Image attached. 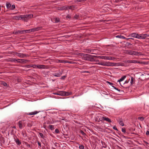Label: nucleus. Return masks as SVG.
<instances>
[{"label":"nucleus","mask_w":149,"mask_h":149,"mask_svg":"<svg viewBox=\"0 0 149 149\" xmlns=\"http://www.w3.org/2000/svg\"><path fill=\"white\" fill-rule=\"evenodd\" d=\"M67 17H68V18H70V17L69 15L67 16Z\"/></svg>","instance_id":"57"},{"label":"nucleus","mask_w":149,"mask_h":149,"mask_svg":"<svg viewBox=\"0 0 149 149\" xmlns=\"http://www.w3.org/2000/svg\"><path fill=\"white\" fill-rule=\"evenodd\" d=\"M62 73L61 72H59L58 73H54L53 75L55 77H60L61 75L62 74Z\"/></svg>","instance_id":"18"},{"label":"nucleus","mask_w":149,"mask_h":149,"mask_svg":"<svg viewBox=\"0 0 149 149\" xmlns=\"http://www.w3.org/2000/svg\"><path fill=\"white\" fill-rule=\"evenodd\" d=\"M13 18L14 19L16 20H19L21 19V17L20 16H15L13 17Z\"/></svg>","instance_id":"22"},{"label":"nucleus","mask_w":149,"mask_h":149,"mask_svg":"<svg viewBox=\"0 0 149 149\" xmlns=\"http://www.w3.org/2000/svg\"><path fill=\"white\" fill-rule=\"evenodd\" d=\"M38 146H39L40 147H41V143L39 142H38Z\"/></svg>","instance_id":"54"},{"label":"nucleus","mask_w":149,"mask_h":149,"mask_svg":"<svg viewBox=\"0 0 149 149\" xmlns=\"http://www.w3.org/2000/svg\"><path fill=\"white\" fill-rule=\"evenodd\" d=\"M142 55L141 53L132 51V55L138 56Z\"/></svg>","instance_id":"11"},{"label":"nucleus","mask_w":149,"mask_h":149,"mask_svg":"<svg viewBox=\"0 0 149 149\" xmlns=\"http://www.w3.org/2000/svg\"><path fill=\"white\" fill-rule=\"evenodd\" d=\"M33 15H21V19H22L24 20H27L30 18L33 17Z\"/></svg>","instance_id":"2"},{"label":"nucleus","mask_w":149,"mask_h":149,"mask_svg":"<svg viewBox=\"0 0 149 149\" xmlns=\"http://www.w3.org/2000/svg\"><path fill=\"white\" fill-rule=\"evenodd\" d=\"M81 56H82L83 59L85 60H88L91 61H94V59L93 57H94V56L84 54H82Z\"/></svg>","instance_id":"1"},{"label":"nucleus","mask_w":149,"mask_h":149,"mask_svg":"<svg viewBox=\"0 0 149 149\" xmlns=\"http://www.w3.org/2000/svg\"><path fill=\"white\" fill-rule=\"evenodd\" d=\"M18 32L20 34L24 33L25 32V30H19Z\"/></svg>","instance_id":"30"},{"label":"nucleus","mask_w":149,"mask_h":149,"mask_svg":"<svg viewBox=\"0 0 149 149\" xmlns=\"http://www.w3.org/2000/svg\"><path fill=\"white\" fill-rule=\"evenodd\" d=\"M15 141L17 145H19L21 144V143L20 142L19 140L18 139H15Z\"/></svg>","instance_id":"25"},{"label":"nucleus","mask_w":149,"mask_h":149,"mask_svg":"<svg viewBox=\"0 0 149 149\" xmlns=\"http://www.w3.org/2000/svg\"><path fill=\"white\" fill-rule=\"evenodd\" d=\"M122 131L124 133H126V130L125 128H122Z\"/></svg>","instance_id":"41"},{"label":"nucleus","mask_w":149,"mask_h":149,"mask_svg":"<svg viewBox=\"0 0 149 149\" xmlns=\"http://www.w3.org/2000/svg\"><path fill=\"white\" fill-rule=\"evenodd\" d=\"M1 84L4 86H6L7 85L6 83L4 81L1 82Z\"/></svg>","instance_id":"28"},{"label":"nucleus","mask_w":149,"mask_h":149,"mask_svg":"<svg viewBox=\"0 0 149 149\" xmlns=\"http://www.w3.org/2000/svg\"><path fill=\"white\" fill-rule=\"evenodd\" d=\"M126 76H124L123 77H122L121 78H120L119 80H118V82H119L121 86H122L124 88H128V86L127 87H125V86H123L121 85V84H120V82L123 81L124 79L126 78Z\"/></svg>","instance_id":"10"},{"label":"nucleus","mask_w":149,"mask_h":149,"mask_svg":"<svg viewBox=\"0 0 149 149\" xmlns=\"http://www.w3.org/2000/svg\"><path fill=\"white\" fill-rule=\"evenodd\" d=\"M59 21H60V20L58 18H56L55 19V23H57V22H59Z\"/></svg>","instance_id":"38"},{"label":"nucleus","mask_w":149,"mask_h":149,"mask_svg":"<svg viewBox=\"0 0 149 149\" xmlns=\"http://www.w3.org/2000/svg\"><path fill=\"white\" fill-rule=\"evenodd\" d=\"M118 122L119 124L122 126H123L124 125V124L123 121L122 119L121 118H119L118 120Z\"/></svg>","instance_id":"17"},{"label":"nucleus","mask_w":149,"mask_h":149,"mask_svg":"<svg viewBox=\"0 0 149 149\" xmlns=\"http://www.w3.org/2000/svg\"><path fill=\"white\" fill-rule=\"evenodd\" d=\"M39 112V111H34V112H31L30 113H26V114L27 115H36Z\"/></svg>","instance_id":"15"},{"label":"nucleus","mask_w":149,"mask_h":149,"mask_svg":"<svg viewBox=\"0 0 149 149\" xmlns=\"http://www.w3.org/2000/svg\"><path fill=\"white\" fill-rule=\"evenodd\" d=\"M39 134L41 138H42V139L44 138L45 136L43 134L41 133H39Z\"/></svg>","instance_id":"29"},{"label":"nucleus","mask_w":149,"mask_h":149,"mask_svg":"<svg viewBox=\"0 0 149 149\" xmlns=\"http://www.w3.org/2000/svg\"><path fill=\"white\" fill-rule=\"evenodd\" d=\"M85 72H87V73H88L89 72L88 71H85Z\"/></svg>","instance_id":"58"},{"label":"nucleus","mask_w":149,"mask_h":149,"mask_svg":"<svg viewBox=\"0 0 149 149\" xmlns=\"http://www.w3.org/2000/svg\"><path fill=\"white\" fill-rule=\"evenodd\" d=\"M86 0H77L76 2H83L86 1Z\"/></svg>","instance_id":"37"},{"label":"nucleus","mask_w":149,"mask_h":149,"mask_svg":"<svg viewBox=\"0 0 149 149\" xmlns=\"http://www.w3.org/2000/svg\"><path fill=\"white\" fill-rule=\"evenodd\" d=\"M107 83L108 84H109V85H111L112 86V85L113 84L111 82H110L107 81Z\"/></svg>","instance_id":"45"},{"label":"nucleus","mask_w":149,"mask_h":149,"mask_svg":"<svg viewBox=\"0 0 149 149\" xmlns=\"http://www.w3.org/2000/svg\"><path fill=\"white\" fill-rule=\"evenodd\" d=\"M116 37L117 38H119L121 39H125V37L123 36H121V35H118L116 36Z\"/></svg>","instance_id":"21"},{"label":"nucleus","mask_w":149,"mask_h":149,"mask_svg":"<svg viewBox=\"0 0 149 149\" xmlns=\"http://www.w3.org/2000/svg\"><path fill=\"white\" fill-rule=\"evenodd\" d=\"M125 62L126 63H139L142 64V62L138 61L136 60L125 61Z\"/></svg>","instance_id":"6"},{"label":"nucleus","mask_w":149,"mask_h":149,"mask_svg":"<svg viewBox=\"0 0 149 149\" xmlns=\"http://www.w3.org/2000/svg\"><path fill=\"white\" fill-rule=\"evenodd\" d=\"M49 128L51 130H53L54 129V125H49Z\"/></svg>","instance_id":"27"},{"label":"nucleus","mask_w":149,"mask_h":149,"mask_svg":"<svg viewBox=\"0 0 149 149\" xmlns=\"http://www.w3.org/2000/svg\"><path fill=\"white\" fill-rule=\"evenodd\" d=\"M12 127L13 128H14V129H16V127L15 126H13V127Z\"/></svg>","instance_id":"55"},{"label":"nucleus","mask_w":149,"mask_h":149,"mask_svg":"<svg viewBox=\"0 0 149 149\" xmlns=\"http://www.w3.org/2000/svg\"><path fill=\"white\" fill-rule=\"evenodd\" d=\"M138 120H140L141 121H143L144 120V118L142 117H139L138 118Z\"/></svg>","instance_id":"32"},{"label":"nucleus","mask_w":149,"mask_h":149,"mask_svg":"<svg viewBox=\"0 0 149 149\" xmlns=\"http://www.w3.org/2000/svg\"><path fill=\"white\" fill-rule=\"evenodd\" d=\"M78 17V16L77 15H75L74 17V18L75 19H77Z\"/></svg>","instance_id":"49"},{"label":"nucleus","mask_w":149,"mask_h":149,"mask_svg":"<svg viewBox=\"0 0 149 149\" xmlns=\"http://www.w3.org/2000/svg\"><path fill=\"white\" fill-rule=\"evenodd\" d=\"M1 56H0V58H1Z\"/></svg>","instance_id":"59"},{"label":"nucleus","mask_w":149,"mask_h":149,"mask_svg":"<svg viewBox=\"0 0 149 149\" xmlns=\"http://www.w3.org/2000/svg\"><path fill=\"white\" fill-rule=\"evenodd\" d=\"M63 95H69L68 94V93H67L66 92H63Z\"/></svg>","instance_id":"34"},{"label":"nucleus","mask_w":149,"mask_h":149,"mask_svg":"<svg viewBox=\"0 0 149 149\" xmlns=\"http://www.w3.org/2000/svg\"><path fill=\"white\" fill-rule=\"evenodd\" d=\"M101 143L102 145V146L104 148H106L107 147V146L106 143L102 141Z\"/></svg>","instance_id":"24"},{"label":"nucleus","mask_w":149,"mask_h":149,"mask_svg":"<svg viewBox=\"0 0 149 149\" xmlns=\"http://www.w3.org/2000/svg\"><path fill=\"white\" fill-rule=\"evenodd\" d=\"M42 27L40 26L32 28L31 29L32 30V32H34L40 30L42 29Z\"/></svg>","instance_id":"12"},{"label":"nucleus","mask_w":149,"mask_h":149,"mask_svg":"<svg viewBox=\"0 0 149 149\" xmlns=\"http://www.w3.org/2000/svg\"><path fill=\"white\" fill-rule=\"evenodd\" d=\"M59 130L57 129H56L55 130V132L56 133H58L59 132Z\"/></svg>","instance_id":"46"},{"label":"nucleus","mask_w":149,"mask_h":149,"mask_svg":"<svg viewBox=\"0 0 149 149\" xmlns=\"http://www.w3.org/2000/svg\"><path fill=\"white\" fill-rule=\"evenodd\" d=\"M20 60H21V61H22V62H25V63H26V62H28L29 61L28 60H24V59H21Z\"/></svg>","instance_id":"39"},{"label":"nucleus","mask_w":149,"mask_h":149,"mask_svg":"<svg viewBox=\"0 0 149 149\" xmlns=\"http://www.w3.org/2000/svg\"><path fill=\"white\" fill-rule=\"evenodd\" d=\"M86 51H87V52H91V50L90 49H86Z\"/></svg>","instance_id":"50"},{"label":"nucleus","mask_w":149,"mask_h":149,"mask_svg":"<svg viewBox=\"0 0 149 149\" xmlns=\"http://www.w3.org/2000/svg\"><path fill=\"white\" fill-rule=\"evenodd\" d=\"M68 9V8H67L66 7H62L61 8V10H67Z\"/></svg>","instance_id":"35"},{"label":"nucleus","mask_w":149,"mask_h":149,"mask_svg":"<svg viewBox=\"0 0 149 149\" xmlns=\"http://www.w3.org/2000/svg\"><path fill=\"white\" fill-rule=\"evenodd\" d=\"M37 65H27V67L28 68H30L31 67H33L34 68H37Z\"/></svg>","instance_id":"19"},{"label":"nucleus","mask_w":149,"mask_h":149,"mask_svg":"<svg viewBox=\"0 0 149 149\" xmlns=\"http://www.w3.org/2000/svg\"><path fill=\"white\" fill-rule=\"evenodd\" d=\"M20 60L19 59H17L16 58H10L9 59V61L12 62H17L20 63V61H19L18 60Z\"/></svg>","instance_id":"13"},{"label":"nucleus","mask_w":149,"mask_h":149,"mask_svg":"<svg viewBox=\"0 0 149 149\" xmlns=\"http://www.w3.org/2000/svg\"><path fill=\"white\" fill-rule=\"evenodd\" d=\"M149 35L147 34H139V39H145L147 37H149Z\"/></svg>","instance_id":"8"},{"label":"nucleus","mask_w":149,"mask_h":149,"mask_svg":"<svg viewBox=\"0 0 149 149\" xmlns=\"http://www.w3.org/2000/svg\"><path fill=\"white\" fill-rule=\"evenodd\" d=\"M67 8H68V9H72V8H74V7H73V6H68L67 7H66Z\"/></svg>","instance_id":"36"},{"label":"nucleus","mask_w":149,"mask_h":149,"mask_svg":"<svg viewBox=\"0 0 149 149\" xmlns=\"http://www.w3.org/2000/svg\"><path fill=\"white\" fill-rule=\"evenodd\" d=\"M14 54L15 55L21 58H23L25 56H28V55L27 54L17 52L15 53Z\"/></svg>","instance_id":"7"},{"label":"nucleus","mask_w":149,"mask_h":149,"mask_svg":"<svg viewBox=\"0 0 149 149\" xmlns=\"http://www.w3.org/2000/svg\"><path fill=\"white\" fill-rule=\"evenodd\" d=\"M65 77V76H64L63 77H62L61 78L62 79H64Z\"/></svg>","instance_id":"56"},{"label":"nucleus","mask_w":149,"mask_h":149,"mask_svg":"<svg viewBox=\"0 0 149 149\" xmlns=\"http://www.w3.org/2000/svg\"><path fill=\"white\" fill-rule=\"evenodd\" d=\"M102 120L106 121H107L109 123H111V120L108 117H103L102 118Z\"/></svg>","instance_id":"14"},{"label":"nucleus","mask_w":149,"mask_h":149,"mask_svg":"<svg viewBox=\"0 0 149 149\" xmlns=\"http://www.w3.org/2000/svg\"><path fill=\"white\" fill-rule=\"evenodd\" d=\"M112 87L113 88L115 89L120 91V90L118 89V88H116L115 87H114V86H112Z\"/></svg>","instance_id":"47"},{"label":"nucleus","mask_w":149,"mask_h":149,"mask_svg":"<svg viewBox=\"0 0 149 149\" xmlns=\"http://www.w3.org/2000/svg\"><path fill=\"white\" fill-rule=\"evenodd\" d=\"M98 64L104 66H110L115 65H114V63H111L109 62H106L104 63H99Z\"/></svg>","instance_id":"4"},{"label":"nucleus","mask_w":149,"mask_h":149,"mask_svg":"<svg viewBox=\"0 0 149 149\" xmlns=\"http://www.w3.org/2000/svg\"><path fill=\"white\" fill-rule=\"evenodd\" d=\"M113 129L116 130H117V131H118L117 128V127H116V126H113Z\"/></svg>","instance_id":"44"},{"label":"nucleus","mask_w":149,"mask_h":149,"mask_svg":"<svg viewBox=\"0 0 149 149\" xmlns=\"http://www.w3.org/2000/svg\"><path fill=\"white\" fill-rule=\"evenodd\" d=\"M94 57L98 58L104 59V60H113V57L112 56H95Z\"/></svg>","instance_id":"3"},{"label":"nucleus","mask_w":149,"mask_h":149,"mask_svg":"<svg viewBox=\"0 0 149 149\" xmlns=\"http://www.w3.org/2000/svg\"><path fill=\"white\" fill-rule=\"evenodd\" d=\"M79 148L80 149H83L84 148V146H83L81 145L79 146Z\"/></svg>","instance_id":"42"},{"label":"nucleus","mask_w":149,"mask_h":149,"mask_svg":"<svg viewBox=\"0 0 149 149\" xmlns=\"http://www.w3.org/2000/svg\"><path fill=\"white\" fill-rule=\"evenodd\" d=\"M135 80L134 79V78L132 77H131V79H130V84H131V85H133L135 82Z\"/></svg>","instance_id":"16"},{"label":"nucleus","mask_w":149,"mask_h":149,"mask_svg":"<svg viewBox=\"0 0 149 149\" xmlns=\"http://www.w3.org/2000/svg\"><path fill=\"white\" fill-rule=\"evenodd\" d=\"M125 39H126V40H129L130 39H132V40H134V39L133 38H125Z\"/></svg>","instance_id":"51"},{"label":"nucleus","mask_w":149,"mask_h":149,"mask_svg":"<svg viewBox=\"0 0 149 149\" xmlns=\"http://www.w3.org/2000/svg\"><path fill=\"white\" fill-rule=\"evenodd\" d=\"M139 34L136 33H133L130 34L128 37H131L139 39Z\"/></svg>","instance_id":"9"},{"label":"nucleus","mask_w":149,"mask_h":149,"mask_svg":"<svg viewBox=\"0 0 149 149\" xmlns=\"http://www.w3.org/2000/svg\"><path fill=\"white\" fill-rule=\"evenodd\" d=\"M15 6L14 5H13L12 6L10 7V9L12 10L14 9L15 8Z\"/></svg>","instance_id":"33"},{"label":"nucleus","mask_w":149,"mask_h":149,"mask_svg":"<svg viewBox=\"0 0 149 149\" xmlns=\"http://www.w3.org/2000/svg\"><path fill=\"white\" fill-rule=\"evenodd\" d=\"M6 7L8 8H10V7L11 6V4L9 3H7L6 5Z\"/></svg>","instance_id":"31"},{"label":"nucleus","mask_w":149,"mask_h":149,"mask_svg":"<svg viewBox=\"0 0 149 149\" xmlns=\"http://www.w3.org/2000/svg\"><path fill=\"white\" fill-rule=\"evenodd\" d=\"M37 68L40 69H48L49 68V67L47 65H37Z\"/></svg>","instance_id":"5"},{"label":"nucleus","mask_w":149,"mask_h":149,"mask_svg":"<svg viewBox=\"0 0 149 149\" xmlns=\"http://www.w3.org/2000/svg\"><path fill=\"white\" fill-rule=\"evenodd\" d=\"M18 126L20 129H22L23 127L22 122V121H19L18 122Z\"/></svg>","instance_id":"20"},{"label":"nucleus","mask_w":149,"mask_h":149,"mask_svg":"<svg viewBox=\"0 0 149 149\" xmlns=\"http://www.w3.org/2000/svg\"><path fill=\"white\" fill-rule=\"evenodd\" d=\"M22 133L24 137H26V134L24 133L23 132H22Z\"/></svg>","instance_id":"53"},{"label":"nucleus","mask_w":149,"mask_h":149,"mask_svg":"<svg viewBox=\"0 0 149 149\" xmlns=\"http://www.w3.org/2000/svg\"><path fill=\"white\" fill-rule=\"evenodd\" d=\"M132 50H127L126 51V53L128 54L132 55Z\"/></svg>","instance_id":"23"},{"label":"nucleus","mask_w":149,"mask_h":149,"mask_svg":"<svg viewBox=\"0 0 149 149\" xmlns=\"http://www.w3.org/2000/svg\"><path fill=\"white\" fill-rule=\"evenodd\" d=\"M129 80L130 79H129L128 81H125V82L123 83V85H124L125 84H127L129 82Z\"/></svg>","instance_id":"43"},{"label":"nucleus","mask_w":149,"mask_h":149,"mask_svg":"<svg viewBox=\"0 0 149 149\" xmlns=\"http://www.w3.org/2000/svg\"><path fill=\"white\" fill-rule=\"evenodd\" d=\"M80 133L83 135L85 136L86 135L85 133L82 131L81 130L80 131Z\"/></svg>","instance_id":"40"},{"label":"nucleus","mask_w":149,"mask_h":149,"mask_svg":"<svg viewBox=\"0 0 149 149\" xmlns=\"http://www.w3.org/2000/svg\"><path fill=\"white\" fill-rule=\"evenodd\" d=\"M25 32H24V33H26L32 32V30L31 29H30L28 30H25Z\"/></svg>","instance_id":"26"},{"label":"nucleus","mask_w":149,"mask_h":149,"mask_svg":"<svg viewBox=\"0 0 149 149\" xmlns=\"http://www.w3.org/2000/svg\"><path fill=\"white\" fill-rule=\"evenodd\" d=\"M19 32H18V31H17L14 32L13 33H14L15 34H19Z\"/></svg>","instance_id":"48"},{"label":"nucleus","mask_w":149,"mask_h":149,"mask_svg":"<svg viewBox=\"0 0 149 149\" xmlns=\"http://www.w3.org/2000/svg\"><path fill=\"white\" fill-rule=\"evenodd\" d=\"M146 134L147 135H149V131H147L146 133Z\"/></svg>","instance_id":"52"}]
</instances>
